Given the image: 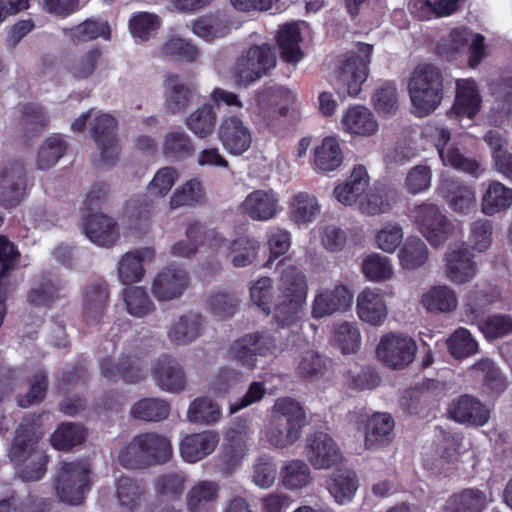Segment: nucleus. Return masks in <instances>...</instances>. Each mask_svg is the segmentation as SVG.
I'll use <instances>...</instances> for the list:
<instances>
[{"label": "nucleus", "instance_id": "nucleus-4", "mask_svg": "<svg viewBox=\"0 0 512 512\" xmlns=\"http://www.w3.org/2000/svg\"><path fill=\"white\" fill-rule=\"evenodd\" d=\"M409 95L416 116L425 117L434 112L444 97L441 70L433 64L417 66L409 82Z\"/></svg>", "mask_w": 512, "mask_h": 512}, {"label": "nucleus", "instance_id": "nucleus-53", "mask_svg": "<svg viewBox=\"0 0 512 512\" xmlns=\"http://www.w3.org/2000/svg\"><path fill=\"white\" fill-rule=\"evenodd\" d=\"M187 416L193 423L214 424L221 418V408L209 397H198L191 402Z\"/></svg>", "mask_w": 512, "mask_h": 512}, {"label": "nucleus", "instance_id": "nucleus-35", "mask_svg": "<svg viewBox=\"0 0 512 512\" xmlns=\"http://www.w3.org/2000/svg\"><path fill=\"white\" fill-rule=\"evenodd\" d=\"M327 488L337 503H348L358 489L357 474L351 469H337L327 479Z\"/></svg>", "mask_w": 512, "mask_h": 512}, {"label": "nucleus", "instance_id": "nucleus-49", "mask_svg": "<svg viewBox=\"0 0 512 512\" xmlns=\"http://www.w3.org/2000/svg\"><path fill=\"white\" fill-rule=\"evenodd\" d=\"M394 427V420L389 414H375L369 420L365 433V446L374 449L383 445Z\"/></svg>", "mask_w": 512, "mask_h": 512}, {"label": "nucleus", "instance_id": "nucleus-8", "mask_svg": "<svg viewBox=\"0 0 512 512\" xmlns=\"http://www.w3.org/2000/svg\"><path fill=\"white\" fill-rule=\"evenodd\" d=\"M91 467L85 460L63 461L54 479L57 496L62 502L80 505L91 489Z\"/></svg>", "mask_w": 512, "mask_h": 512}, {"label": "nucleus", "instance_id": "nucleus-7", "mask_svg": "<svg viewBox=\"0 0 512 512\" xmlns=\"http://www.w3.org/2000/svg\"><path fill=\"white\" fill-rule=\"evenodd\" d=\"M373 45L357 43V52H351L340 61L334 71L335 90L339 96L357 97L366 81Z\"/></svg>", "mask_w": 512, "mask_h": 512}, {"label": "nucleus", "instance_id": "nucleus-59", "mask_svg": "<svg viewBox=\"0 0 512 512\" xmlns=\"http://www.w3.org/2000/svg\"><path fill=\"white\" fill-rule=\"evenodd\" d=\"M123 299L127 311L135 317H144L154 310V303L151 301L147 291L139 286H129L123 291Z\"/></svg>", "mask_w": 512, "mask_h": 512}, {"label": "nucleus", "instance_id": "nucleus-55", "mask_svg": "<svg viewBox=\"0 0 512 512\" xmlns=\"http://www.w3.org/2000/svg\"><path fill=\"white\" fill-rule=\"evenodd\" d=\"M216 113L213 107L205 104L195 110L186 120V125L198 138H206L214 131Z\"/></svg>", "mask_w": 512, "mask_h": 512}, {"label": "nucleus", "instance_id": "nucleus-6", "mask_svg": "<svg viewBox=\"0 0 512 512\" xmlns=\"http://www.w3.org/2000/svg\"><path fill=\"white\" fill-rule=\"evenodd\" d=\"M294 100L292 92L279 85H264L256 91L258 116L272 133H280L289 124Z\"/></svg>", "mask_w": 512, "mask_h": 512}, {"label": "nucleus", "instance_id": "nucleus-29", "mask_svg": "<svg viewBox=\"0 0 512 512\" xmlns=\"http://www.w3.org/2000/svg\"><path fill=\"white\" fill-rule=\"evenodd\" d=\"M154 256L155 251L150 247L127 252L118 263L119 279L126 285L141 281L145 274L143 263Z\"/></svg>", "mask_w": 512, "mask_h": 512}, {"label": "nucleus", "instance_id": "nucleus-43", "mask_svg": "<svg viewBox=\"0 0 512 512\" xmlns=\"http://www.w3.org/2000/svg\"><path fill=\"white\" fill-rule=\"evenodd\" d=\"M511 205L512 189L499 181L490 182L482 197V212L485 215L492 216L505 211Z\"/></svg>", "mask_w": 512, "mask_h": 512}, {"label": "nucleus", "instance_id": "nucleus-2", "mask_svg": "<svg viewBox=\"0 0 512 512\" xmlns=\"http://www.w3.org/2000/svg\"><path fill=\"white\" fill-rule=\"evenodd\" d=\"M279 302L274 307L273 321L279 328L290 326L300 318L306 303L308 284L304 273L295 266L282 270Z\"/></svg>", "mask_w": 512, "mask_h": 512}, {"label": "nucleus", "instance_id": "nucleus-58", "mask_svg": "<svg viewBox=\"0 0 512 512\" xmlns=\"http://www.w3.org/2000/svg\"><path fill=\"white\" fill-rule=\"evenodd\" d=\"M111 30L107 21L87 19L70 29L73 42H89L99 37L110 39Z\"/></svg>", "mask_w": 512, "mask_h": 512}, {"label": "nucleus", "instance_id": "nucleus-57", "mask_svg": "<svg viewBox=\"0 0 512 512\" xmlns=\"http://www.w3.org/2000/svg\"><path fill=\"white\" fill-rule=\"evenodd\" d=\"M422 303L428 311L450 312L457 307V297L447 286H436L426 293Z\"/></svg>", "mask_w": 512, "mask_h": 512}, {"label": "nucleus", "instance_id": "nucleus-56", "mask_svg": "<svg viewBox=\"0 0 512 512\" xmlns=\"http://www.w3.org/2000/svg\"><path fill=\"white\" fill-rule=\"evenodd\" d=\"M163 57L176 61L193 62L200 55L198 48L180 37H171L160 48Z\"/></svg>", "mask_w": 512, "mask_h": 512}, {"label": "nucleus", "instance_id": "nucleus-33", "mask_svg": "<svg viewBox=\"0 0 512 512\" xmlns=\"http://www.w3.org/2000/svg\"><path fill=\"white\" fill-rule=\"evenodd\" d=\"M64 285L60 280H53L45 275L40 276L27 293V301L35 307L50 308L63 295Z\"/></svg>", "mask_w": 512, "mask_h": 512}, {"label": "nucleus", "instance_id": "nucleus-47", "mask_svg": "<svg viewBox=\"0 0 512 512\" xmlns=\"http://www.w3.org/2000/svg\"><path fill=\"white\" fill-rule=\"evenodd\" d=\"M203 319L199 314L181 316L168 331L169 339L176 344H187L201 333Z\"/></svg>", "mask_w": 512, "mask_h": 512}, {"label": "nucleus", "instance_id": "nucleus-28", "mask_svg": "<svg viewBox=\"0 0 512 512\" xmlns=\"http://www.w3.org/2000/svg\"><path fill=\"white\" fill-rule=\"evenodd\" d=\"M218 442L219 436L214 431L189 434L180 443V453L186 462L194 463L211 454Z\"/></svg>", "mask_w": 512, "mask_h": 512}, {"label": "nucleus", "instance_id": "nucleus-22", "mask_svg": "<svg viewBox=\"0 0 512 512\" xmlns=\"http://www.w3.org/2000/svg\"><path fill=\"white\" fill-rule=\"evenodd\" d=\"M189 284L188 273L180 267H166L157 274L152 283V293L160 301L180 297Z\"/></svg>", "mask_w": 512, "mask_h": 512}, {"label": "nucleus", "instance_id": "nucleus-18", "mask_svg": "<svg viewBox=\"0 0 512 512\" xmlns=\"http://www.w3.org/2000/svg\"><path fill=\"white\" fill-rule=\"evenodd\" d=\"M451 419L469 426H484L490 418L489 409L476 397L463 394L453 399L447 409Z\"/></svg>", "mask_w": 512, "mask_h": 512}, {"label": "nucleus", "instance_id": "nucleus-17", "mask_svg": "<svg viewBox=\"0 0 512 512\" xmlns=\"http://www.w3.org/2000/svg\"><path fill=\"white\" fill-rule=\"evenodd\" d=\"M482 97L477 83L473 79H458L456 81L455 100L447 112L451 119H473L481 109Z\"/></svg>", "mask_w": 512, "mask_h": 512}, {"label": "nucleus", "instance_id": "nucleus-44", "mask_svg": "<svg viewBox=\"0 0 512 512\" xmlns=\"http://www.w3.org/2000/svg\"><path fill=\"white\" fill-rule=\"evenodd\" d=\"M395 200V192L386 184L377 183L373 189L367 193L365 199L360 201L359 207L362 213L367 215H379L387 212L391 208L392 201Z\"/></svg>", "mask_w": 512, "mask_h": 512}, {"label": "nucleus", "instance_id": "nucleus-5", "mask_svg": "<svg viewBox=\"0 0 512 512\" xmlns=\"http://www.w3.org/2000/svg\"><path fill=\"white\" fill-rule=\"evenodd\" d=\"M274 410L280 417L276 418L266 429L267 441L277 448L292 445L300 438L306 424L303 407L295 399L283 397L276 400Z\"/></svg>", "mask_w": 512, "mask_h": 512}, {"label": "nucleus", "instance_id": "nucleus-26", "mask_svg": "<svg viewBox=\"0 0 512 512\" xmlns=\"http://www.w3.org/2000/svg\"><path fill=\"white\" fill-rule=\"evenodd\" d=\"M157 385L165 391L178 393L186 386V376L182 367L170 356L158 358L152 371Z\"/></svg>", "mask_w": 512, "mask_h": 512}, {"label": "nucleus", "instance_id": "nucleus-64", "mask_svg": "<svg viewBox=\"0 0 512 512\" xmlns=\"http://www.w3.org/2000/svg\"><path fill=\"white\" fill-rule=\"evenodd\" d=\"M477 325L488 340L502 338L512 333V317L510 315H490L478 320Z\"/></svg>", "mask_w": 512, "mask_h": 512}, {"label": "nucleus", "instance_id": "nucleus-9", "mask_svg": "<svg viewBox=\"0 0 512 512\" xmlns=\"http://www.w3.org/2000/svg\"><path fill=\"white\" fill-rule=\"evenodd\" d=\"M276 65V56L269 44L252 45L243 51L232 67V78L236 86L248 87L261 79Z\"/></svg>", "mask_w": 512, "mask_h": 512}, {"label": "nucleus", "instance_id": "nucleus-38", "mask_svg": "<svg viewBox=\"0 0 512 512\" xmlns=\"http://www.w3.org/2000/svg\"><path fill=\"white\" fill-rule=\"evenodd\" d=\"M230 28V21L220 13L201 16L192 23V32L208 42L225 37L229 34Z\"/></svg>", "mask_w": 512, "mask_h": 512}, {"label": "nucleus", "instance_id": "nucleus-62", "mask_svg": "<svg viewBox=\"0 0 512 512\" xmlns=\"http://www.w3.org/2000/svg\"><path fill=\"white\" fill-rule=\"evenodd\" d=\"M449 353L456 359H463L478 351V343L470 331L460 327L447 339Z\"/></svg>", "mask_w": 512, "mask_h": 512}, {"label": "nucleus", "instance_id": "nucleus-32", "mask_svg": "<svg viewBox=\"0 0 512 512\" xmlns=\"http://www.w3.org/2000/svg\"><path fill=\"white\" fill-rule=\"evenodd\" d=\"M359 318L371 325H380L387 317L383 296L371 289L363 290L357 298Z\"/></svg>", "mask_w": 512, "mask_h": 512}, {"label": "nucleus", "instance_id": "nucleus-15", "mask_svg": "<svg viewBox=\"0 0 512 512\" xmlns=\"http://www.w3.org/2000/svg\"><path fill=\"white\" fill-rule=\"evenodd\" d=\"M116 128V119L106 113L98 115L90 128L91 136L100 149L101 160L107 165L115 164L119 154Z\"/></svg>", "mask_w": 512, "mask_h": 512}, {"label": "nucleus", "instance_id": "nucleus-19", "mask_svg": "<svg viewBox=\"0 0 512 512\" xmlns=\"http://www.w3.org/2000/svg\"><path fill=\"white\" fill-rule=\"evenodd\" d=\"M437 191L457 213L469 214L476 208L475 191L462 180L453 177L442 178Z\"/></svg>", "mask_w": 512, "mask_h": 512}, {"label": "nucleus", "instance_id": "nucleus-54", "mask_svg": "<svg viewBox=\"0 0 512 512\" xmlns=\"http://www.w3.org/2000/svg\"><path fill=\"white\" fill-rule=\"evenodd\" d=\"M219 486L212 481H201L188 493L187 505L190 512H202L218 497Z\"/></svg>", "mask_w": 512, "mask_h": 512}, {"label": "nucleus", "instance_id": "nucleus-1", "mask_svg": "<svg viewBox=\"0 0 512 512\" xmlns=\"http://www.w3.org/2000/svg\"><path fill=\"white\" fill-rule=\"evenodd\" d=\"M39 439L34 423H21L15 431L9 458L16 466L17 474L22 481H38L47 471L50 458L39 447Z\"/></svg>", "mask_w": 512, "mask_h": 512}, {"label": "nucleus", "instance_id": "nucleus-11", "mask_svg": "<svg viewBox=\"0 0 512 512\" xmlns=\"http://www.w3.org/2000/svg\"><path fill=\"white\" fill-rule=\"evenodd\" d=\"M416 351L415 340L398 333L383 335L376 348L378 358L388 367L394 369L410 364L415 358Z\"/></svg>", "mask_w": 512, "mask_h": 512}, {"label": "nucleus", "instance_id": "nucleus-63", "mask_svg": "<svg viewBox=\"0 0 512 512\" xmlns=\"http://www.w3.org/2000/svg\"><path fill=\"white\" fill-rule=\"evenodd\" d=\"M45 510V501L31 494L21 499L15 491H12L7 497L0 499V512H45Z\"/></svg>", "mask_w": 512, "mask_h": 512}, {"label": "nucleus", "instance_id": "nucleus-40", "mask_svg": "<svg viewBox=\"0 0 512 512\" xmlns=\"http://www.w3.org/2000/svg\"><path fill=\"white\" fill-rule=\"evenodd\" d=\"M344 156L338 140L326 137L314 150L315 168L321 172L336 170L343 162Z\"/></svg>", "mask_w": 512, "mask_h": 512}, {"label": "nucleus", "instance_id": "nucleus-10", "mask_svg": "<svg viewBox=\"0 0 512 512\" xmlns=\"http://www.w3.org/2000/svg\"><path fill=\"white\" fill-rule=\"evenodd\" d=\"M277 351L276 340L266 332L244 335L231 346L232 359L248 369L257 366V356L274 355Z\"/></svg>", "mask_w": 512, "mask_h": 512}, {"label": "nucleus", "instance_id": "nucleus-39", "mask_svg": "<svg viewBox=\"0 0 512 512\" xmlns=\"http://www.w3.org/2000/svg\"><path fill=\"white\" fill-rule=\"evenodd\" d=\"M260 249V242L249 235H240L227 245V253L232 255L231 263L242 268L254 263Z\"/></svg>", "mask_w": 512, "mask_h": 512}, {"label": "nucleus", "instance_id": "nucleus-52", "mask_svg": "<svg viewBox=\"0 0 512 512\" xmlns=\"http://www.w3.org/2000/svg\"><path fill=\"white\" fill-rule=\"evenodd\" d=\"M170 413L168 402L157 398H144L136 402L131 408V415L135 419L148 422H158L166 419Z\"/></svg>", "mask_w": 512, "mask_h": 512}, {"label": "nucleus", "instance_id": "nucleus-20", "mask_svg": "<svg viewBox=\"0 0 512 512\" xmlns=\"http://www.w3.org/2000/svg\"><path fill=\"white\" fill-rule=\"evenodd\" d=\"M99 368L101 375L109 381L122 380L134 384L145 378L141 360L137 356H122L117 362L108 356L101 360Z\"/></svg>", "mask_w": 512, "mask_h": 512}, {"label": "nucleus", "instance_id": "nucleus-48", "mask_svg": "<svg viewBox=\"0 0 512 512\" xmlns=\"http://www.w3.org/2000/svg\"><path fill=\"white\" fill-rule=\"evenodd\" d=\"M398 256L404 269L415 270L427 262L428 249L420 238L411 236L406 239L400 248Z\"/></svg>", "mask_w": 512, "mask_h": 512}, {"label": "nucleus", "instance_id": "nucleus-61", "mask_svg": "<svg viewBox=\"0 0 512 512\" xmlns=\"http://www.w3.org/2000/svg\"><path fill=\"white\" fill-rule=\"evenodd\" d=\"M29 390L25 394H19L16 398L17 405L21 408H28L41 403L48 391V376L44 371H38L28 380Z\"/></svg>", "mask_w": 512, "mask_h": 512}, {"label": "nucleus", "instance_id": "nucleus-34", "mask_svg": "<svg viewBox=\"0 0 512 512\" xmlns=\"http://www.w3.org/2000/svg\"><path fill=\"white\" fill-rule=\"evenodd\" d=\"M369 185V176L363 165H357L351 172L348 180L334 189L335 198L344 205H352L366 191Z\"/></svg>", "mask_w": 512, "mask_h": 512}, {"label": "nucleus", "instance_id": "nucleus-21", "mask_svg": "<svg viewBox=\"0 0 512 512\" xmlns=\"http://www.w3.org/2000/svg\"><path fill=\"white\" fill-rule=\"evenodd\" d=\"M26 172L22 163L15 162L1 172L0 205L5 209L14 208L24 198Z\"/></svg>", "mask_w": 512, "mask_h": 512}, {"label": "nucleus", "instance_id": "nucleus-23", "mask_svg": "<svg viewBox=\"0 0 512 512\" xmlns=\"http://www.w3.org/2000/svg\"><path fill=\"white\" fill-rule=\"evenodd\" d=\"M353 295L344 285H336L333 289L320 290L313 301L312 316L323 318L337 312H343L352 305Z\"/></svg>", "mask_w": 512, "mask_h": 512}, {"label": "nucleus", "instance_id": "nucleus-45", "mask_svg": "<svg viewBox=\"0 0 512 512\" xmlns=\"http://www.w3.org/2000/svg\"><path fill=\"white\" fill-rule=\"evenodd\" d=\"M165 85L168 88L165 100L166 111L170 114L185 111L191 102V89L183 83H179L177 74H169L165 80Z\"/></svg>", "mask_w": 512, "mask_h": 512}, {"label": "nucleus", "instance_id": "nucleus-41", "mask_svg": "<svg viewBox=\"0 0 512 512\" xmlns=\"http://www.w3.org/2000/svg\"><path fill=\"white\" fill-rule=\"evenodd\" d=\"M19 257L17 246L5 236H0V327L6 316V295L2 289V279L15 269Z\"/></svg>", "mask_w": 512, "mask_h": 512}, {"label": "nucleus", "instance_id": "nucleus-50", "mask_svg": "<svg viewBox=\"0 0 512 512\" xmlns=\"http://www.w3.org/2000/svg\"><path fill=\"white\" fill-rule=\"evenodd\" d=\"M317 198L307 192H299L290 203V217L297 224L312 222L319 213Z\"/></svg>", "mask_w": 512, "mask_h": 512}, {"label": "nucleus", "instance_id": "nucleus-36", "mask_svg": "<svg viewBox=\"0 0 512 512\" xmlns=\"http://www.w3.org/2000/svg\"><path fill=\"white\" fill-rule=\"evenodd\" d=\"M487 505L488 498L484 491L466 488L450 497L443 512H482Z\"/></svg>", "mask_w": 512, "mask_h": 512}, {"label": "nucleus", "instance_id": "nucleus-37", "mask_svg": "<svg viewBox=\"0 0 512 512\" xmlns=\"http://www.w3.org/2000/svg\"><path fill=\"white\" fill-rule=\"evenodd\" d=\"M103 61L102 49L93 45L83 53L73 56L66 63V70L74 78L83 80L91 77Z\"/></svg>", "mask_w": 512, "mask_h": 512}, {"label": "nucleus", "instance_id": "nucleus-27", "mask_svg": "<svg viewBox=\"0 0 512 512\" xmlns=\"http://www.w3.org/2000/svg\"><path fill=\"white\" fill-rule=\"evenodd\" d=\"M445 267L447 278L455 284L467 283L477 273L474 255L465 247L448 252Z\"/></svg>", "mask_w": 512, "mask_h": 512}, {"label": "nucleus", "instance_id": "nucleus-13", "mask_svg": "<svg viewBox=\"0 0 512 512\" xmlns=\"http://www.w3.org/2000/svg\"><path fill=\"white\" fill-rule=\"evenodd\" d=\"M419 231L432 246L443 243L451 230V223L435 204L422 203L414 211Z\"/></svg>", "mask_w": 512, "mask_h": 512}, {"label": "nucleus", "instance_id": "nucleus-60", "mask_svg": "<svg viewBox=\"0 0 512 512\" xmlns=\"http://www.w3.org/2000/svg\"><path fill=\"white\" fill-rule=\"evenodd\" d=\"M67 150V144L61 135L48 137L38 152V168L47 170L55 166Z\"/></svg>", "mask_w": 512, "mask_h": 512}, {"label": "nucleus", "instance_id": "nucleus-30", "mask_svg": "<svg viewBox=\"0 0 512 512\" xmlns=\"http://www.w3.org/2000/svg\"><path fill=\"white\" fill-rule=\"evenodd\" d=\"M344 130L352 135L369 137L378 130V123L370 109L362 105L350 106L341 119Z\"/></svg>", "mask_w": 512, "mask_h": 512}, {"label": "nucleus", "instance_id": "nucleus-16", "mask_svg": "<svg viewBox=\"0 0 512 512\" xmlns=\"http://www.w3.org/2000/svg\"><path fill=\"white\" fill-rule=\"evenodd\" d=\"M217 135L222 146L232 155H242L252 143L249 127L236 115L223 117Z\"/></svg>", "mask_w": 512, "mask_h": 512}, {"label": "nucleus", "instance_id": "nucleus-3", "mask_svg": "<svg viewBox=\"0 0 512 512\" xmlns=\"http://www.w3.org/2000/svg\"><path fill=\"white\" fill-rule=\"evenodd\" d=\"M172 457L168 438L155 432L141 433L119 452L118 461L127 469H144L167 463Z\"/></svg>", "mask_w": 512, "mask_h": 512}, {"label": "nucleus", "instance_id": "nucleus-46", "mask_svg": "<svg viewBox=\"0 0 512 512\" xmlns=\"http://www.w3.org/2000/svg\"><path fill=\"white\" fill-rule=\"evenodd\" d=\"M162 151L167 159L180 161L193 156L195 146L188 134L183 131H173L165 136Z\"/></svg>", "mask_w": 512, "mask_h": 512}, {"label": "nucleus", "instance_id": "nucleus-14", "mask_svg": "<svg viewBox=\"0 0 512 512\" xmlns=\"http://www.w3.org/2000/svg\"><path fill=\"white\" fill-rule=\"evenodd\" d=\"M305 453L307 460L315 469H328L337 465L342 459L334 439L322 431L307 437Z\"/></svg>", "mask_w": 512, "mask_h": 512}, {"label": "nucleus", "instance_id": "nucleus-12", "mask_svg": "<svg viewBox=\"0 0 512 512\" xmlns=\"http://www.w3.org/2000/svg\"><path fill=\"white\" fill-rule=\"evenodd\" d=\"M186 240L176 242L171 253L177 257L190 258L194 256L199 247L208 246L218 250L226 244V239L215 229H208L198 221H191L186 227Z\"/></svg>", "mask_w": 512, "mask_h": 512}, {"label": "nucleus", "instance_id": "nucleus-24", "mask_svg": "<svg viewBox=\"0 0 512 512\" xmlns=\"http://www.w3.org/2000/svg\"><path fill=\"white\" fill-rule=\"evenodd\" d=\"M83 229L87 238L98 246L111 247L119 239L117 222L103 213L85 216Z\"/></svg>", "mask_w": 512, "mask_h": 512}, {"label": "nucleus", "instance_id": "nucleus-25", "mask_svg": "<svg viewBox=\"0 0 512 512\" xmlns=\"http://www.w3.org/2000/svg\"><path fill=\"white\" fill-rule=\"evenodd\" d=\"M109 288L102 279L89 283L83 297V316L88 324L100 323L108 307Z\"/></svg>", "mask_w": 512, "mask_h": 512}, {"label": "nucleus", "instance_id": "nucleus-42", "mask_svg": "<svg viewBox=\"0 0 512 512\" xmlns=\"http://www.w3.org/2000/svg\"><path fill=\"white\" fill-rule=\"evenodd\" d=\"M301 33L298 25L291 23L284 25L278 32L277 44L282 60L287 63H297L303 57L300 49Z\"/></svg>", "mask_w": 512, "mask_h": 512}, {"label": "nucleus", "instance_id": "nucleus-31", "mask_svg": "<svg viewBox=\"0 0 512 512\" xmlns=\"http://www.w3.org/2000/svg\"><path fill=\"white\" fill-rule=\"evenodd\" d=\"M278 198L272 191L255 190L247 195L241 208L256 221H267L277 213Z\"/></svg>", "mask_w": 512, "mask_h": 512}, {"label": "nucleus", "instance_id": "nucleus-51", "mask_svg": "<svg viewBox=\"0 0 512 512\" xmlns=\"http://www.w3.org/2000/svg\"><path fill=\"white\" fill-rule=\"evenodd\" d=\"M86 439L83 426L74 423H61L51 435L52 446L60 451H69Z\"/></svg>", "mask_w": 512, "mask_h": 512}]
</instances>
